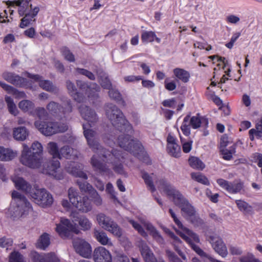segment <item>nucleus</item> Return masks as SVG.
I'll use <instances>...</instances> for the list:
<instances>
[{"label":"nucleus","instance_id":"f257e3e1","mask_svg":"<svg viewBox=\"0 0 262 262\" xmlns=\"http://www.w3.org/2000/svg\"><path fill=\"white\" fill-rule=\"evenodd\" d=\"M78 110L82 118L88 122L82 125L84 136L90 147L94 152L97 153V156L94 155L91 159V164L94 170L103 173L110 172V170L106 164L101 162L103 160L112 164L116 173L126 177L127 174L124 170L122 164L125 157L122 151L116 149L110 151L102 148L95 140L96 132L89 128L93 127L98 120L95 111L83 104L80 105Z\"/></svg>","mask_w":262,"mask_h":262},{"label":"nucleus","instance_id":"f03ea898","mask_svg":"<svg viewBox=\"0 0 262 262\" xmlns=\"http://www.w3.org/2000/svg\"><path fill=\"white\" fill-rule=\"evenodd\" d=\"M105 111L106 116L113 126L123 133L117 139L119 146L139 157L143 152L144 147L139 140L133 139L131 135L134 132L133 127L121 110L114 104L107 103L105 106Z\"/></svg>","mask_w":262,"mask_h":262},{"label":"nucleus","instance_id":"7ed1b4c3","mask_svg":"<svg viewBox=\"0 0 262 262\" xmlns=\"http://www.w3.org/2000/svg\"><path fill=\"white\" fill-rule=\"evenodd\" d=\"M159 188L173 200L176 205L179 207L187 220L196 214L194 208L183 197V195L165 179L160 180Z\"/></svg>","mask_w":262,"mask_h":262},{"label":"nucleus","instance_id":"20e7f679","mask_svg":"<svg viewBox=\"0 0 262 262\" xmlns=\"http://www.w3.org/2000/svg\"><path fill=\"white\" fill-rule=\"evenodd\" d=\"M43 147L38 141L33 142L30 148L23 145L20 158V163L31 168H38L42 163Z\"/></svg>","mask_w":262,"mask_h":262},{"label":"nucleus","instance_id":"39448f33","mask_svg":"<svg viewBox=\"0 0 262 262\" xmlns=\"http://www.w3.org/2000/svg\"><path fill=\"white\" fill-rule=\"evenodd\" d=\"M31 0H15L6 2L8 7L18 6V12L20 16H24L21 19L19 27L25 28L36 21L35 17L39 11L37 6L32 8V5L30 4Z\"/></svg>","mask_w":262,"mask_h":262},{"label":"nucleus","instance_id":"423d86ee","mask_svg":"<svg viewBox=\"0 0 262 262\" xmlns=\"http://www.w3.org/2000/svg\"><path fill=\"white\" fill-rule=\"evenodd\" d=\"M68 171L74 177L83 179V181L78 180L76 182L81 191L88 193L96 205H101L102 203V199L92 185L86 181L88 179L87 174L77 166L69 168Z\"/></svg>","mask_w":262,"mask_h":262},{"label":"nucleus","instance_id":"0eeeda50","mask_svg":"<svg viewBox=\"0 0 262 262\" xmlns=\"http://www.w3.org/2000/svg\"><path fill=\"white\" fill-rule=\"evenodd\" d=\"M169 213H170L171 217L175 224L177 225L178 227L182 229L184 233L180 232L179 235L187 243L190 247L193 249L198 255L202 257H207V254L204 251L200 248L199 246L195 245L191 240V239L195 243H199L200 242L199 236L198 235L190 230L189 229L183 226L181 222L177 217L174 212L172 209H169ZM209 257H208V258Z\"/></svg>","mask_w":262,"mask_h":262},{"label":"nucleus","instance_id":"6e6552de","mask_svg":"<svg viewBox=\"0 0 262 262\" xmlns=\"http://www.w3.org/2000/svg\"><path fill=\"white\" fill-rule=\"evenodd\" d=\"M46 108L54 117L65 118L72 112L73 107L71 100L66 99L63 101L62 104L53 101H50L47 105Z\"/></svg>","mask_w":262,"mask_h":262},{"label":"nucleus","instance_id":"1a4fd4ad","mask_svg":"<svg viewBox=\"0 0 262 262\" xmlns=\"http://www.w3.org/2000/svg\"><path fill=\"white\" fill-rule=\"evenodd\" d=\"M34 125L40 133L45 136H52L58 133H63L68 129L67 125L54 122L35 121Z\"/></svg>","mask_w":262,"mask_h":262},{"label":"nucleus","instance_id":"9d476101","mask_svg":"<svg viewBox=\"0 0 262 262\" xmlns=\"http://www.w3.org/2000/svg\"><path fill=\"white\" fill-rule=\"evenodd\" d=\"M33 201L42 207L51 206L53 203L52 194L45 188H39L37 185L33 186V189L29 194Z\"/></svg>","mask_w":262,"mask_h":262},{"label":"nucleus","instance_id":"9b49d317","mask_svg":"<svg viewBox=\"0 0 262 262\" xmlns=\"http://www.w3.org/2000/svg\"><path fill=\"white\" fill-rule=\"evenodd\" d=\"M68 196L70 203L79 211L88 212L92 210L91 201L88 196L81 197L79 196L74 188L71 187L69 189Z\"/></svg>","mask_w":262,"mask_h":262},{"label":"nucleus","instance_id":"f8f14e48","mask_svg":"<svg viewBox=\"0 0 262 262\" xmlns=\"http://www.w3.org/2000/svg\"><path fill=\"white\" fill-rule=\"evenodd\" d=\"M172 72L176 80L169 81L167 78L164 81V87L168 91H172L177 88V82L180 81L183 83H187L190 78L189 72L182 68H174Z\"/></svg>","mask_w":262,"mask_h":262},{"label":"nucleus","instance_id":"ddd939ff","mask_svg":"<svg viewBox=\"0 0 262 262\" xmlns=\"http://www.w3.org/2000/svg\"><path fill=\"white\" fill-rule=\"evenodd\" d=\"M97 220L99 224L105 230L110 232L113 235L120 237L122 235V230L112 219L106 216L103 213L97 215Z\"/></svg>","mask_w":262,"mask_h":262},{"label":"nucleus","instance_id":"4468645a","mask_svg":"<svg viewBox=\"0 0 262 262\" xmlns=\"http://www.w3.org/2000/svg\"><path fill=\"white\" fill-rule=\"evenodd\" d=\"M97 220L99 224L105 230L110 232L113 235L120 237L122 235V230L112 219L106 216L103 213L97 215Z\"/></svg>","mask_w":262,"mask_h":262},{"label":"nucleus","instance_id":"2eb2a0df","mask_svg":"<svg viewBox=\"0 0 262 262\" xmlns=\"http://www.w3.org/2000/svg\"><path fill=\"white\" fill-rule=\"evenodd\" d=\"M97 220L99 224L105 230L110 232L113 235L120 237L122 235V230L112 219L106 216L103 213L97 215Z\"/></svg>","mask_w":262,"mask_h":262},{"label":"nucleus","instance_id":"dca6fc26","mask_svg":"<svg viewBox=\"0 0 262 262\" xmlns=\"http://www.w3.org/2000/svg\"><path fill=\"white\" fill-rule=\"evenodd\" d=\"M216 183L222 188L231 194L239 193L244 187V183L241 180L231 182L220 178L216 180Z\"/></svg>","mask_w":262,"mask_h":262},{"label":"nucleus","instance_id":"f3484780","mask_svg":"<svg viewBox=\"0 0 262 262\" xmlns=\"http://www.w3.org/2000/svg\"><path fill=\"white\" fill-rule=\"evenodd\" d=\"M3 78L16 87L27 89L30 83L29 81L13 72H5L2 74Z\"/></svg>","mask_w":262,"mask_h":262},{"label":"nucleus","instance_id":"a211bd4d","mask_svg":"<svg viewBox=\"0 0 262 262\" xmlns=\"http://www.w3.org/2000/svg\"><path fill=\"white\" fill-rule=\"evenodd\" d=\"M43 166L42 173L52 176L58 180L64 179L63 172L58 171L60 167V162L58 160H49L46 162Z\"/></svg>","mask_w":262,"mask_h":262},{"label":"nucleus","instance_id":"6ab92c4d","mask_svg":"<svg viewBox=\"0 0 262 262\" xmlns=\"http://www.w3.org/2000/svg\"><path fill=\"white\" fill-rule=\"evenodd\" d=\"M56 231L62 238L68 237L70 232L78 233L76 226L67 219L61 218L60 223L56 224Z\"/></svg>","mask_w":262,"mask_h":262},{"label":"nucleus","instance_id":"aec40b11","mask_svg":"<svg viewBox=\"0 0 262 262\" xmlns=\"http://www.w3.org/2000/svg\"><path fill=\"white\" fill-rule=\"evenodd\" d=\"M73 247L77 253L84 258H90L92 255L91 245L85 241L78 239L73 242Z\"/></svg>","mask_w":262,"mask_h":262},{"label":"nucleus","instance_id":"412c9836","mask_svg":"<svg viewBox=\"0 0 262 262\" xmlns=\"http://www.w3.org/2000/svg\"><path fill=\"white\" fill-rule=\"evenodd\" d=\"M11 195L13 199L16 200L17 207L20 208L21 216L28 214L32 210L31 204L24 195L16 190H13Z\"/></svg>","mask_w":262,"mask_h":262},{"label":"nucleus","instance_id":"4be33fe9","mask_svg":"<svg viewBox=\"0 0 262 262\" xmlns=\"http://www.w3.org/2000/svg\"><path fill=\"white\" fill-rule=\"evenodd\" d=\"M215 251L222 257H225L228 254L227 249L222 239L216 235H211L208 239Z\"/></svg>","mask_w":262,"mask_h":262},{"label":"nucleus","instance_id":"5701e85b","mask_svg":"<svg viewBox=\"0 0 262 262\" xmlns=\"http://www.w3.org/2000/svg\"><path fill=\"white\" fill-rule=\"evenodd\" d=\"M93 257L95 262H112L111 253L102 246H99L94 249Z\"/></svg>","mask_w":262,"mask_h":262},{"label":"nucleus","instance_id":"b1692460","mask_svg":"<svg viewBox=\"0 0 262 262\" xmlns=\"http://www.w3.org/2000/svg\"><path fill=\"white\" fill-rule=\"evenodd\" d=\"M31 255L33 262H60V259L54 252L40 254L34 252Z\"/></svg>","mask_w":262,"mask_h":262},{"label":"nucleus","instance_id":"393cba45","mask_svg":"<svg viewBox=\"0 0 262 262\" xmlns=\"http://www.w3.org/2000/svg\"><path fill=\"white\" fill-rule=\"evenodd\" d=\"M190 126L194 129L203 127L206 129L208 127V119L205 116H202L200 114L198 113L195 116H190L189 120Z\"/></svg>","mask_w":262,"mask_h":262},{"label":"nucleus","instance_id":"a878e982","mask_svg":"<svg viewBox=\"0 0 262 262\" xmlns=\"http://www.w3.org/2000/svg\"><path fill=\"white\" fill-rule=\"evenodd\" d=\"M11 180L14 183L15 187L17 189L25 192L26 194H30V191L33 189V187L23 178L15 177L12 178Z\"/></svg>","mask_w":262,"mask_h":262},{"label":"nucleus","instance_id":"bb28decb","mask_svg":"<svg viewBox=\"0 0 262 262\" xmlns=\"http://www.w3.org/2000/svg\"><path fill=\"white\" fill-rule=\"evenodd\" d=\"M66 85L69 93L76 101L79 103L83 101L84 99L83 95L78 92L74 83L72 82L70 80H67L66 81Z\"/></svg>","mask_w":262,"mask_h":262},{"label":"nucleus","instance_id":"cd10ccee","mask_svg":"<svg viewBox=\"0 0 262 262\" xmlns=\"http://www.w3.org/2000/svg\"><path fill=\"white\" fill-rule=\"evenodd\" d=\"M0 86L8 93L12 94L16 99L26 97V93L23 91H19L16 88L0 81Z\"/></svg>","mask_w":262,"mask_h":262},{"label":"nucleus","instance_id":"c85d7f7f","mask_svg":"<svg viewBox=\"0 0 262 262\" xmlns=\"http://www.w3.org/2000/svg\"><path fill=\"white\" fill-rule=\"evenodd\" d=\"M169 235L170 237L173 240L172 244L173 245L174 250L183 260H186L185 254L181 250L183 246L182 242L181 241L180 238L176 235L173 232H170Z\"/></svg>","mask_w":262,"mask_h":262},{"label":"nucleus","instance_id":"c756f323","mask_svg":"<svg viewBox=\"0 0 262 262\" xmlns=\"http://www.w3.org/2000/svg\"><path fill=\"white\" fill-rule=\"evenodd\" d=\"M94 236L96 240L102 245L112 246L111 239L108 237L106 233L103 231L95 230Z\"/></svg>","mask_w":262,"mask_h":262},{"label":"nucleus","instance_id":"7c9ffc66","mask_svg":"<svg viewBox=\"0 0 262 262\" xmlns=\"http://www.w3.org/2000/svg\"><path fill=\"white\" fill-rule=\"evenodd\" d=\"M16 154L11 149L0 146V161H11L16 156Z\"/></svg>","mask_w":262,"mask_h":262},{"label":"nucleus","instance_id":"2f4dec72","mask_svg":"<svg viewBox=\"0 0 262 262\" xmlns=\"http://www.w3.org/2000/svg\"><path fill=\"white\" fill-rule=\"evenodd\" d=\"M141 253L145 262H165L163 260L158 261L153 253L146 246L142 247Z\"/></svg>","mask_w":262,"mask_h":262},{"label":"nucleus","instance_id":"473e14b6","mask_svg":"<svg viewBox=\"0 0 262 262\" xmlns=\"http://www.w3.org/2000/svg\"><path fill=\"white\" fill-rule=\"evenodd\" d=\"M29 135V132L25 127L14 128L13 131L14 138L18 141H24Z\"/></svg>","mask_w":262,"mask_h":262},{"label":"nucleus","instance_id":"72a5a7b5","mask_svg":"<svg viewBox=\"0 0 262 262\" xmlns=\"http://www.w3.org/2000/svg\"><path fill=\"white\" fill-rule=\"evenodd\" d=\"M235 202L239 211L245 214H252L254 213L253 207L247 202L242 200H236Z\"/></svg>","mask_w":262,"mask_h":262},{"label":"nucleus","instance_id":"f704fd0d","mask_svg":"<svg viewBox=\"0 0 262 262\" xmlns=\"http://www.w3.org/2000/svg\"><path fill=\"white\" fill-rule=\"evenodd\" d=\"M76 84L80 90L85 92V93L88 92V91L90 90L91 88V85L93 86L92 88L94 89L95 91L98 92L100 90L99 86L96 83L89 84L88 83L86 82L78 80L76 81Z\"/></svg>","mask_w":262,"mask_h":262},{"label":"nucleus","instance_id":"c9c22d12","mask_svg":"<svg viewBox=\"0 0 262 262\" xmlns=\"http://www.w3.org/2000/svg\"><path fill=\"white\" fill-rule=\"evenodd\" d=\"M146 229L149 232V234L159 243L163 244L164 239L158 232V231L151 224H147Z\"/></svg>","mask_w":262,"mask_h":262},{"label":"nucleus","instance_id":"e433bc0d","mask_svg":"<svg viewBox=\"0 0 262 262\" xmlns=\"http://www.w3.org/2000/svg\"><path fill=\"white\" fill-rule=\"evenodd\" d=\"M30 115L33 117H37L40 120L46 119L48 118V114L46 109L42 107H37L31 111Z\"/></svg>","mask_w":262,"mask_h":262},{"label":"nucleus","instance_id":"4c0bfd02","mask_svg":"<svg viewBox=\"0 0 262 262\" xmlns=\"http://www.w3.org/2000/svg\"><path fill=\"white\" fill-rule=\"evenodd\" d=\"M156 37V33L152 31H142L141 35V41L143 43L147 44L154 41V37Z\"/></svg>","mask_w":262,"mask_h":262},{"label":"nucleus","instance_id":"58836bf2","mask_svg":"<svg viewBox=\"0 0 262 262\" xmlns=\"http://www.w3.org/2000/svg\"><path fill=\"white\" fill-rule=\"evenodd\" d=\"M188 162L190 166L193 169L203 170L205 167L204 163L197 157L189 158Z\"/></svg>","mask_w":262,"mask_h":262},{"label":"nucleus","instance_id":"ea45409f","mask_svg":"<svg viewBox=\"0 0 262 262\" xmlns=\"http://www.w3.org/2000/svg\"><path fill=\"white\" fill-rule=\"evenodd\" d=\"M167 152L173 157L179 158L181 156V147L177 143L167 145Z\"/></svg>","mask_w":262,"mask_h":262},{"label":"nucleus","instance_id":"a19ab883","mask_svg":"<svg viewBox=\"0 0 262 262\" xmlns=\"http://www.w3.org/2000/svg\"><path fill=\"white\" fill-rule=\"evenodd\" d=\"M47 149L49 153L53 158H60L59 150L56 143L50 142L48 144Z\"/></svg>","mask_w":262,"mask_h":262},{"label":"nucleus","instance_id":"79ce46f5","mask_svg":"<svg viewBox=\"0 0 262 262\" xmlns=\"http://www.w3.org/2000/svg\"><path fill=\"white\" fill-rule=\"evenodd\" d=\"M75 221L78 222L81 229L83 230H89L91 227V223L88 218L84 216H77L74 219Z\"/></svg>","mask_w":262,"mask_h":262},{"label":"nucleus","instance_id":"37998d69","mask_svg":"<svg viewBox=\"0 0 262 262\" xmlns=\"http://www.w3.org/2000/svg\"><path fill=\"white\" fill-rule=\"evenodd\" d=\"M108 95L112 99L114 100L116 102L121 103L123 105H125V102L123 100L122 95L118 90L112 88L108 91Z\"/></svg>","mask_w":262,"mask_h":262},{"label":"nucleus","instance_id":"c03bdc74","mask_svg":"<svg viewBox=\"0 0 262 262\" xmlns=\"http://www.w3.org/2000/svg\"><path fill=\"white\" fill-rule=\"evenodd\" d=\"M19 108L24 112H28L33 110L34 104L29 100H23L18 103Z\"/></svg>","mask_w":262,"mask_h":262},{"label":"nucleus","instance_id":"a18cd8bd","mask_svg":"<svg viewBox=\"0 0 262 262\" xmlns=\"http://www.w3.org/2000/svg\"><path fill=\"white\" fill-rule=\"evenodd\" d=\"M191 177L193 180L207 186H209L210 185V182L208 178L201 173L192 172L191 173Z\"/></svg>","mask_w":262,"mask_h":262},{"label":"nucleus","instance_id":"49530a36","mask_svg":"<svg viewBox=\"0 0 262 262\" xmlns=\"http://www.w3.org/2000/svg\"><path fill=\"white\" fill-rule=\"evenodd\" d=\"M190 119V115H187L184 118L182 124L181 126V129L185 136H189L190 135V125L188 124Z\"/></svg>","mask_w":262,"mask_h":262},{"label":"nucleus","instance_id":"de8ad7c7","mask_svg":"<svg viewBox=\"0 0 262 262\" xmlns=\"http://www.w3.org/2000/svg\"><path fill=\"white\" fill-rule=\"evenodd\" d=\"M5 99L7 104L8 111L10 113L16 116L18 113V111L13 99L11 97L7 96L5 97Z\"/></svg>","mask_w":262,"mask_h":262},{"label":"nucleus","instance_id":"09e8293b","mask_svg":"<svg viewBox=\"0 0 262 262\" xmlns=\"http://www.w3.org/2000/svg\"><path fill=\"white\" fill-rule=\"evenodd\" d=\"M39 85L43 90L50 92H53L56 90V88L52 82L48 80H42L39 83Z\"/></svg>","mask_w":262,"mask_h":262},{"label":"nucleus","instance_id":"8fccbe9b","mask_svg":"<svg viewBox=\"0 0 262 262\" xmlns=\"http://www.w3.org/2000/svg\"><path fill=\"white\" fill-rule=\"evenodd\" d=\"M142 178L144 180L148 189H149L151 192H155L156 188L154 185L151 177L147 172H144L142 173Z\"/></svg>","mask_w":262,"mask_h":262},{"label":"nucleus","instance_id":"3c124183","mask_svg":"<svg viewBox=\"0 0 262 262\" xmlns=\"http://www.w3.org/2000/svg\"><path fill=\"white\" fill-rule=\"evenodd\" d=\"M50 243L49 235L47 233L42 234L38 243V247L42 249H45Z\"/></svg>","mask_w":262,"mask_h":262},{"label":"nucleus","instance_id":"603ef678","mask_svg":"<svg viewBox=\"0 0 262 262\" xmlns=\"http://www.w3.org/2000/svg\"><path fill=\"white\" fill-rule=\"evenodd\" d=\"M60 52L66 60L70 62H74L75 61L74 54L71 52L68 47H63L61 48Z\"/></svg>","mask_w":262,"mask_h":262},{"label":"nucleus","instance_id":"864d4df0","mask_svg":"<svg viewBox=\"0 0 262 262\" xmlns=\"http://www.w3.org/2000/svg\"><path fill=\"white\" fill-rule=\"evenodd\" d=\"M72 150V148H71L69 146H63L59 150L60 158L59 159H60L62 157L66 159H69L71 156V152Z\"/></svg>","mask_w":262,"mask_h":262},{"label":"nucleus","instance_id":"5fc2aeb1","mask_svg":"<svg viewBox=\"0 0 262 262\" xmlns=\"http://www.w3.org/2000/svg\"><path fill=\"white\" fill-rule=\"evenodd\" d=\"M129 223L132 224L134 229L136 230L141 236L144 237L147 236V233L145 231L143 228L139 223L134 220H130Z\"/></svg>","mask_w":262,"mask_h":262},{"label":"nucleus","instance_id":"6e6d98bb","mask_svg":"<svg viewBox=\"0 0 262 262\" xmlns=\"http://www.w3.org/2000/svg\"><path fill=\"white\" fill-rule=\"evenodd\" d=\"M188 220L195 227H201L204 224V221L199 215H196V214L191 216Z\"/></svg>","mask_w":262,"mask_h":262},{"label":"nucleus","instance_id":"4d7b16f0","mask_svg":"<svg viewBox=\"0 0 262 262\" xmlns=\"http://www.w3.org/2000/svg\"><path fill=\"white\" fill-rule=\"evenodd\" d=\"M76 71L78 74L86 76L91 80H95L96 79L95 75L86 69L77 68L76 69Z\"/></svg>","mask_w":262,"mask_h":262},{"label":"nucleus","instance_id":"13d9d810","mask_svg":"<svg viewBox=\"0 0 262 262\" xmlns=\"http://www.w3.org/2000/svg\"><path fill=\"white\" fill-rule=\"evenodd\" d=\"M251 161L256 163L257 166L262 167V154L255 152L251 156Z\"/></svg>","mask_w":262,"mask_h":262},{"label":"nucleus","instance_id":"bf43d9fd","mask_svg":"<svg viewBox=\"0 0 262 262\" xmlns=\"http://www.w3.org/2000/svg\"><path fill=\"white\" fill-rule=\"evenodd\" d=\"M240 262H261L254 257V255L250 253L242 256L239 258Z\"/></svg>","mask_w":262,"mask_h":262},{"label":"nucleus","instance_id":"052dcab7","mask_svg":"<svg viewBox=\"0 0 262 262\" xmlns=\"http://www.w3.org/2000/svg\"><path fill=\"white\" fill-rule=\"evenodd\" d=\"M9 262H24L23 256L18 252H12Z\"/></svg>","mask_w":262,"mask_h":262},{"label":"nucleus","instance_id":"680f3d73","mask_svg":"<svg viewBox=\"0 0 262 262\" xmlns=\"http://www.w3.org/2000/svg\"><path fill=\"white\" fill-rule=\"evenodd\" d=\"M162 104L165 107H169L174 109L176 108L177 101L174 98H172L163 100L162 102Z\"/></svg>","mask_w":262,"mask_h":262},{"label":"nucleus","instance_id":"e2e57ef3","mask_svg":"<svg viewBox=\"0 0 262 262\" xmlns=\"http://www.w3.org/2000/svg\"><path fill=\"white\" fill-rule=\"evenodd\" d=\"M13 244V240L10 238H6L3 237L0 238V247L2 248H6L8 249Z\"/></svg>","mask_w":262,"mask_h":262},{"label":"nucleus","instance_id":"0e129e2a","mask_svg":"<svg viewBox=\"0 0 262 262\" xmlns=\"http://www.w3.org/2000/svg\"><path fill=\"white\" fill-rule=\"evenodd\" d=\"M166 253L170 262H183L173 252L167 250L166 251Z\"/></svg>","mask_w":262,"mask_h":262},{"label":"nucleus","instance_id":"69168bd1","mask_svg":"<svg viewBox=\"0 0 262 262\" xmlns=\"http://www.w3.org/2000/svg\"><path fill=\"white\" fill-rule=\"evenodd\" d=\"M106 191L107 193L111 195V199L115 200H117V198L116 195V192L114 190V187L112 183H108L106 186Z\"/></svg>","mask_w":262,"mask_h":262},{"label":"nucleus","instance_id":"338daca9","mask_svg":"<svg viewBox=\"0 0 262 262\" xmlns=\"http://www.w3.org/2000/svg\"><path fill=\"white\" fill-rule=\"evenodd\" d=\"M115 259L116 262H130L128 257L124 253H118Z\"/></svg>","mask_w":262,"mask_h":262},{"label":"nucleus","instance_id":"774afa93","mask_svg":"<svg viewBox=\"0 0 262 262\" xmlns=\"http://www.w3.org/2000/svg\"><path fill=\"white\" fill-rule=\"evenodd\" d=\"M100 84L101 86L104 89L110 90L112 89V85L111 81L107 77H105L101 79Z\"/></svg>","mask_w":262,"mask_h":262}]
</instances>
